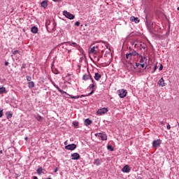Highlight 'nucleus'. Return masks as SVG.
<instances>
[{
    "label": "nucleus",
    "mask_w": 179,
    "mask_h": 179,
    "mask_svg": "<svg viewBox=\"0 0 179 179\" xmlns=\"http://www.w3.org/2000/svg\"><path fill=\"white\" fill-rule=\"evenodd\" d=\"M136 45H138V44L136 43L135 45H134V47H136Z\"/></svg>",
    "instance_id": "54"
},
{
    "label": "nucleus",
    "mask_w": 179,
    "mask_h": 179,
    "mask_svg": "<svg viewBox=\"0 0 179 179\" xmlns=\"http://www.w3.org/2000/svg\"><path fill=\"white\" fill-rule=\"evenodd\" d=\"M36 119L37 120V121H41V120H43V117L40 115H38Z\"/></svg>",
    "instance_id": "36"
},
{
    "label": "nucleus",
    "mask_w": 179,
    "mask_h": 179,
    "mask_svg": "<svg viewBox=\"0 0 179 179\" xmlns=\"http://www.w3.org/2000/svg\"><path fill=\"white\" fill-rule=\"evenodd\" d=\"M94 78L95 80H100L101 79V74H100L99 73H95V76Z\"/></svg>",
    "instance_id": "16"
},
{
    "label": "nucleus",
    "mask_w": 179,
    "mask_h": 179,
    "mask_svg": "<svg viewBox=\"0 0 179 179\" xmlns=\"http://www.w3.org/2000/svg\"><path fill=\"white\" fill-rule=\"evenodd\" d=\"M57 171H58V168L55 169V173H57Z\"/></svg>",
    "instance_id": "51"
},
{
    "label": "nucleus",
    "mask_w": 179,
    "mask_h": 179,
    "mask_svg": "<svg viewBox=\"0 0 179 179\" xmlns=\"http://www.w3.org/2000/svg\"><path fill=\"white\" fill-rule=\"evenodd\" d=\"M158 85H159V86H162V87H164V86H166V83H164V79L163 78H162L158 81Z\"/></svg>",
    "instance_id": "12"
},
{
    "label": "nucleus",
    "mask_w": 179,
    "mask_h": 179,
    "mask_svg": "<svg viewBox=\"0 0 179 179\" xmlns=\"http://www.w3.org/2000/svg\"><path fill=\"white\" fill-rule=\"evenodd\" d=\"M107 113H108V108H103L97 110V114H99V115H103Z\"/></svg>",
    "instance_id": "5"
},
{
    "label": "nucleus",
    "mask_w": 179,
    "mask_h": 179,
    "mask_svg": "<svg viewBox=\"0 0 179 179\" xmlns=\"http://www.w3.org/2000/svg\"><path fill=\"white\" fill-rule=\"evenodd\" d=\"M94 92V90H92V92L89 94V96L93 94Z\"/></svg>",
    "instance_id": "46"
},
{
    "label": "nucleus",
    "mask_w": 179,
    "mask_h": 179,
    "mask_svg": "<svg viewBox=\"0 0 179 179\" xmlns=\"http://www.w3.org/2000/svg\"><path fill=\"white\" fill-rule=\"evenodd\" d=\"M159 124L160 125L164 126V122H160Z\"/></svg>",
    "instance_id": "47"
},
{
    "label": "nucleus",
    "mask_w": 179,
    "mask_h": 179,
    "mask_svg": "<svg viewBox=\"0 0 179 179\" xmlns=\"http://www.w3.org/2000/svg\"><path fill=\"white\" fill-rule=\"evenodd\" d=\"M178 127H179V123H178Z\"/></svg>",
    "instance_id": "59"
},
{
    "label": "nucleus",
    "mask_w": 179,
    "mask_h": 179,
    "mask_svg": "<svg viewBox=\"0 0 179 179\" xmlns=\"http://www.w3.org/2000/svg\"><path fill=\"white\" fill-rule=\"evenodd\" d=\"M104 45H105V47H106V48H108V44L104 43Z\"/></svg>",
    "instance_id": "48"
},
{
    "label": "nucleus",
    "mask_w": 179,
    "mask_h": 179,
    "mask_svg": "<svg viewBox=\"0 0 179 179\" xmlns=\"http://www.w3.org/2000/svg\"><path fill=\"white\" fill-rule=\"evenodd\" d=\"M140 45L143 50L146 49V45L145 43H141Z\"/></svg>",
    "instance_id": "35"
},
{
    "label": "nucleus",
    "mask_w": 179,
    "mask_h": 179,
    "mask_svg": "<svg viewBox=\"0 0 179 179\" xmlns=\"http://www.w3.org/2000/svg\"><path fill=\"white\" fill-rule=\"evenodd\" d=\"M94 83H92V86L90 87V89H94Z\"/></svg>",
    "instance_id": "40"
},
{
    "label": "nucleus",
    "mask_w": 179,
    "mask_h": 179,
    "mask_svg": "<svg viewBox=\"0 0 179 179\" xmlns=\"http://www.w3.org/2000/svg\"><path fill=\"white\" fill-rule=\"evenodd\" d=\"M91 79L92 83H94V80H93V77L90 74H84L83 76V80H89Z\"/></svg>",
    "instance_id": "7"
},
{
    "label": "nucleus",
    "mask_w": 179,
    "mask_h": 179,
    "mask_svg": "<svg viewBox=\"0 0 179 179\" xmlns=\"http://www.w3.org/2000/svg\"><path fill=\"white\" fill-rule=\"evenodd\" d=\"M94 164H95V166H100V164H101V160H100V159H94Z\"/></svg>",
    "instance_id": "19"
},
{
    "label": "nucleus",
    "mask_w": 179,
    "mask_h": 179,
    "mask_svg": "<svg viewBox=\"0 0 179 179\" xmlns=\"http://www.w3.org/2000/svg\"><path fill=\"white\" fill-rule=\"evenodd\" d=\"M65 149L67 150H75V149H76V145L75 144H69L65 146Z\"/></svg>",
    "instance_id": "10"
},
{
    "label": "nucleus",
    "mask_w": 179,
    "mask_h": 179,
    "mask_svg": "<svg viewBox=\"0 0 179 179\" xmlns=\"http://www.w3.org/2000/svg\"><path fill=\"white\" fill-rule=\"evenodd\" d=\"M0 153H2V150L0 151Z\"/></svg>",
    "instance_id": "57"
},
{
    "label": "nucleus",
    "mask_w": 179,
    "mask_h": 179,
    "mask_svg": "<svg viewBox=\"0 0 179 179\" xmlns=\"http://www.w3.org/2000/svg\"><path fill=\"white\" fill-rule=\"evenodd\" d=\"M56 89H57L58 92H59L60 93H65V92L62 91V90H61V88H59V87L55 85Z\"/></svg>",
    "instance_id": "32"
},
{
    "label": "nucleus",
    "mask_w": 179,
    "mask_h": 179,
    "mask_svg": "<svg viewBox=\"0 0 179 179\" xmlns=\"http://www.w3.org/2000/svg\"><path fill=\"white\" fill-rule=\"evenodd\" d=\"M6 92V88L5 87H0V94H2Z\"/></svg>",
    "instance_id": "23"
},
{
    "label": "nucleus",
    "mask_w": 179,
    "mask_h": 179,
    "mask_svg": "<svg viewBox=\"0 0 179 179\" xmlns=\"http://www.w3.org/2000/svg\"><path fill=\"white\" fill-rule=\"evenodd\" d=\"M27 80L28 82H31V76H27Z\"/></svg>",
    "instance_id": "37"
},
{
    "label": "nucleus",
    "mask_w": 179,
    "mask_h": 179,
    "mask_svg": "<svg viewBox=\"0 0 179 179\" xmlns=\"http://www.w3.org/2000/svg\"><path fill=\"white\" fill-rule=\"evenodd\" d=\"M138 66H139V64L138 63H136V67H134V69H136V68H138Z\"/></svg>",
    "instance_id": "42"
},
{
    "label": "nucleus",
    "mask_w": 179,
    "mask_h": 179,
    "mask_svg": "<svg viewBox=\"0 0 179 179\" xmlns=\"http://www.w3.org/2000/svg\"><path fill=\"white\" fill-rule=\"evenodd\" d=\"M56 89H57L58 92H59L60 93H65V92L62 91V90H61V88H59V87L55 85Z\"/></svg>",
    "instance_id": "31"
},
{
    "label": "nucleus",
    "mask_w": 179,
    "mask_h": 179,
    "mask_svg": "<svg viewBox=\"0 0 179 179\" xmlns=\"http://www.w3.org/2000/svg\"><path fill=\"white\" fill-rule=\"evenodd\" d=\"M64 145H68V143L66 141H65Z\"/></svg>",
    "instance_id": "53"
},
{
    "label": "nucleus",
    "mask_w": 179,
    "mask_h": 179,
    "mask_svg": "<svg viewBox=\"0 0 179 179\" xmlns=\"http://www.w3.org/2000/svg\"><path fill=\"white\" fill-rule=\"evenodd\" d=\"M122 171L123 173H129L131 171V168H129V166L126 165L122 168Z\"/></svg>",
    "instance_id": "11"
},
{
    "label": "nucleus",
    "mask_w": 179,
    "mask_h": 179,
    "mask_svg": "<svg viewBox=\"0 0 179 179\" xmlns=\"http://www.w3.org/2000/svg\"><path fill=\"white\" fill-rule=\"evenodd\" d=\"M45 26H46L47 30H48V21L46 22Z\"/></svg>",
    "instance_id": "44"
},
{
    "label": "nucleus",
    "mask_w": 179,
    "mask_h": 179,
    "mask_svg": "<svg viewBox=\"0 0 179 179\" xmlns=\"http://www.w3.org/2000/svg\"><path fill=\"white\" fill-rule=\"evenodd\" d=\"M159 71H163V64H161L159 66Z\"/></svg>",
    "instance_id": "41"
},
{
    "label": "nucleus",
    "mask_w": 179,
    "mask_h": 179,
    "mask_svg": "<svg viewBox=\"0 0 179 179\" xmlns=\"http://www.w3.org/2000/svg\"><path fill=\"white\" fill-rule=\"evenodd\" d=\"M139 57H141V59H140V64H143V62H145V59H146V58H143V57H142V55H139Z\"/></svg>",
    "instance_id": "28"
},
{
    "label": "nucleus",
    "mask_w": 179,
    "mask_h": 179,
    "mask_svg": "<svg viewBox=\"0 0 179 179\" xmlns=\"http://www.w3.org/2000/svg\"><path fill=\"white\" fill-rule=\"evenodd\" d=\"M147 27L150 33H155L156 31V24L152 22L147 23Z\"/></svg>",
    "instance_id": "1"
},
{
    "label": "nucleus",
    "mask_w": 179,
    "mask_h": 179,
    "mask_svg": "<svg viewBox=\"0 0 179 179\" xmlns=\"http://www.w3.org/2000/svg\"><path fill=\"white\" fill-rule=\"evenodd\" d=\"M129 53L131 55V56L135 57L136 55H140L139 53L136 52V50H131Z\"/></svg>",
    "instance_id": "20"
},
{
    "label": "nucleus",
    "mask_w": 179,
    "mask_h": 179,
    "mask_svg": "<svg viewBox=\"0 0 179 179\" xmlns=\"http://www.w3.org/2000/svg\"><path fill=\"white\" fill-rule=\"evenodd\" d=\"M118 96L121 99H124V97H127V94H128V92L127 90L121 89L117 91Z\"/></svg>",
    "instance_id": "3"
},
{
    "label": "nucleus",
    "mask_w": 179,
    "mask_h": 179,
    "mask_svg": "<svg viewBox=\"0 0 179 179\" xmlns=\"http://www.w3.org/2000/svg\"><path fill=\"white\" fill-rule=\"evenodd\" d=\"M160 145H162V140L160 139L155 140L152 142V148H155V149L156 148H159Z\"/></svg>",
    "instance_id": "6"
},
{
    "label": "nucleus",
    "mask_w": 179,
    "mask_h": 179,
    "mask_svg": "<svg viewBox=\"0 0 179 179\" xmlns=\"http://www.w3.org/2000/svg\"><path fill=\"white\" fill-rule=\"evenodd\" d=\"M67 51V58H71L72 55H71V52H72V50H68L66 49Z\"/></svg>",
    "instance_id": "25"
},
{
    "label": "nucleus",
    "mask_w": 179,
    "mask_h": 179,
    "mask_svg": "<svg viewBox=\"0 0 179 179\" xmlns=\"http://www.w3.org/2000/svg\"><path fill=\"white\" fill-rule=\"evenodd\" d=\"M6 116L7 120H10V118H12V117L13 116V113L10 111H8L6 113Z\"/></svg>",
    "instance_id": "14"
},
{
    "label": "nucleus",
    "mask_w": 179,
    "mask_h": 179,
    "mask_svg": "<svg viewBox=\"0 0 179 179\" xmlns=\"http://www.w3.org/2000/svg\"><path fill=\"white\" fill-rule=\"evenodd\" d=\"M157 69V66H155L154 71H152V73H155V72H156Z\"/></svg>",
    "instance_id": "39"
},
{
    "label": "nucleus",
    "mask_w": 179,
    "mask_h": 179,
    "mask_svg": "<svg viewBox=\"0 0 179 179\" xmlns=\"http://www.w3.org/2000/svg\"><path fill=\"white\" fill-rule=\"evenodd\" d=\"M108 150H110V152H114V148H113L110 145H108L107 146Z\"/></svg>",
    "instance_id": "29"
},
{
    "label": "nucleus",
    "mask_w": 179,
    "mask_h": 179,
    "mask_svg": "<svg viewBox=\"0 0 179 179\" xmlns=\"http://www.w3.org/2000/svg\"><path fill=\"white\" fill-rule=\"evenodd\" d=\"M95 136H97L98 138H101V141H107V135L103 133H97L95 134Z\"/></svg>",
    "instance_id": "8"
},
{
    "label": "nucleus",
    "mask_w": 179,
    "mask_h": 179,
    "mask_svg": "<svg viewBox=\"0 0 179 179\" xmlns=\"http://www.w3.org/2000/svg\"><path fill=\"white\" fill-rule=\"evenodd\" d=\"M141 68H145V63H142L140 64Z\"/></svg>",
    "instance_id": "45"
},
{
    "label": "nucleus",
    "mask_w": 179,
    "mask_h": 179,
    "mask_svg": "<svg viewBox=\"0 0 179 179\" xmlns=\"http://www.w3.org/2000/svg\"><path fill=\"white\" fill-rule=\"evenodd\" d=\"M94 59H96V61H99V60H100V59H99V58L96 57H94Z\"/></svg>",
    "instance_id": "50"
},
{
    "label": "nucleus",
    "mask_w": 179,
    "mask_h": 179,
    "mask_svg": "<svg viewBox=\"0 0 179 179\" xmlns=\"http://www.w3.org/2000/svg\"><path fill=\"white\" fill-rule=\"evenodd\" d=\"M75 26H77V27L80 26V22L79 21H77V22L75 23Z\"/></svg>",
    "instance_id": "38"
},
{
    "label": "nucleus",
    "mask_w": 179,
    "mask_h": 179,
    "mask_svg": "<svg viewBox=\"0 0 179 179\" xmlns=\"http://www.w3.org/2000/svg\"><path fill=\"white\" fill-rule=\"evenodd\" d=\"M98 52H100L99 46H93L89 49V54H92L93 55H97Z\"/></svg>",
    "instance_id": "2"
},
{
    "label": "nucleus",
    "mask_w": 179,
    "mask_h": 179,
    "mask_svg": "<svg viewBox=\"0 0 179 179\" xmlns=\"http://www.w3.org/2000/svg\"><path fill=\"white\" fill-rule=\"evenodd\" d=\"M90 124H92V120H90V119H86L85 120V125L86 127H88V125H90Z\"/></svg>",
    "instance_id": "21"
},
{
    "label": "nucleus",
    "mask_w": 179,
    "mask_h": 179,
    "mask_svg": "<svg viewBox=\"0 0 179 179\" xmlns=\"http://www.w3.org/2000/svg\"><path fill=\"white\" fill-rule=\"evenodd\" d=\"M5 65H6V66H8V65H9V62H6L5 63Z\"/></svg>",
    "instance_id": "49"
},
{
    "label": "nucleus",
    "mask_w": 179,
    "mask_h": 179,
    "mask_svg": "<svg viewBox=\"0 0 179 179\" xmlns=\"http://www.w3.org/2000/svg\"><path fill=\"white\" fill-rule=\"evenodd\" d=\"M37 173H38V176H40V174H41V173H43V168L38 169Z\"/></svg>",
    "instance_id": "30"
},
{
    "label": "nucleus",
    "mask_w": 179,
    "mask_h": 179,
    "mask_svg": "<svg viewBox=\"0 0 179 179\" xmlns=\"http://www.w3.org/2000/svg\"><path fill=\"white\" fill-rule=\"evenodd\" d=\"M166 128H167V129H171V126H170V124H168L166 126Z\"/></svg>",
    "instance_id": "43"
},
{
    "label": "nucleus",
    "mask_w": 179,
    "mask_h": 179,
    "mask_svg": "<svg viewBox=\"0 0 179 179\" xmlns=\"http://www.w3.org/2000/svg\"><path fill=\"white\" fill-rule=\"evenodd\" d=\"M130 20H131V22H134V23H139V22H140L139 18L135 17L134 16H131L130 17Z\"/></svg>",
    "instance_id": "15"
},
{
    "label": "nucleus",
    "mask_w": 179,
    "mask_h": 179,
    "mask_svg": "<svg viewBox=\"0 0 179 179\" xmlns=\"http://www.w3.org/2000/svg\"><path fill=\"white\" fill-rule=\"evenodd\" d=\"M80 159V155L78 152H74L71 154V160H79Z\"/></svg>",
    "instance_id": "9"
},
{
    "label": "nucleus",
    "mask_w": 179,
    "mask_h": 179,
    "mask_svg": "<svg viewBox=\"0 0 179 179\" xmlns=\"http://www.w3.org/2000/svg\"><path fill=\"white\" fill-rule=\"evenodd\" d=\"M31 33H34V34H36V33H38V28H37V27H33L31 29Z\"/></svg>",
    "instance_id": "17"
},
{
    "label": "nucleus",
    "mask_w": 179,
    "mask_h": 179,
    "mask_svg": "<svg viewBox=\"0 0 179 179\" xmlns=\"http://www.w3.org/2000/svg\"><path fill=\"white\" fill-rule=\"evenodd\" d=\"M177 10H179V7L177 8Z\"/></svg>",
    "instance_id": "56"
},
{
    "label": "nucleus",
    "mask_w": 179,
    "mask_h": 179,
    "mask_svg": "<svg viewBox=\"0 0 179 179\" xmlns=\"http://www.w3.org/2000/svg\"><path fill=\"white\" fill-rule=\"evenodd\" d=\"M17 54H20V52H19V50H15L13 52V55H17Z\"/></svg>",
    "instance_id": "34"
},
{
    "label": "nucleus",
    "mask_w": 179,
    "mask_h": 179,
    "mask_svg": "<svg viewBox=\"0 0 179 179\" xmlns=\"http://www.w3.org/2000/svg\"><path fill=\"white\" fill-rule=\"evenodd\" d=\"M28 87H29V89H33V87H34V82L33 81L29 82Z\"/></svg>",
    "instance_id": "22"
},
{
    "label": "nucleus",
    "mask_w": 179,
    "mask_h": 179,
    "mask_svg": "<svg viewBox=\"0 0 179 179\" xmlns=\"http://www.w3.org/2000/svg\"><path fill=\"white\" fill-rule=\"evenodd\" d=\"M66 44H69V45H73V47H76V48L79 47V45L75 42H66Z\"/></svg>",
    "instance_id": "18"
},
{
    "label": "nucleus",
    "mask_w": 179,
    "mask_h": 179,
    "mask_svg": "<svg viewBox=\"0 0 179 179\" xmlns=\"http://www.w3.org/2000/svg\"><path fill=\"white\" fill-rule=\"evenodd\" d=\"M73 125L74 128H78V127L79 126V122H78V121L73 122Z\"/></svg>",
    "instance_id": "27"
},
{
    "label": "nucleus",
    "mask_w": 179,
    "mask_h": 179,
    "mask_svg": "<svg viewBox=\"0 0 179 179\" xmlns=\"http://www.w3.org/2000/svg\"><path fill=\"white\" fill-rule=\"evenodd\" d=\"M63 15L65 17H67V19H70V20H73V19H75V15L66 10L63 11Z\"/></svg>",
    "instance_id": "4"
},
{
    "label": "nucleus",
    "mask_w": 179,
    "mask_h": 179,
    "mask_svg": "<svg viewBox=\"0 0 179 179\" xmlns=\"http://www.w3.org/2000/svg\"><path fill=\"white\" fill-rule=\"evenodd\" d=\"M3 117V109L0 108V118H2Z\"/></svg>",
    "instance_id": "33"
},
{
    "label": "nucleus",
    "mask_w": 179,
    "mask_h": 179,
    "mask_svg": "<svg viewBox=\"0 0 179 179\" xmlns=\"http://www.w3.org/2000/svg\"><path fill=\"white\" fill-rule=\"evenodd\" d=\"M71 99H80V97H85V95H81L80 96H79L78 95L77 96H72V95H69Z\"/></svg>",
    "instance_id": "24"
},
{
    "label": "nucleus",
    "mask_w": 179,
    "mask_h": 179,
    "mask_svg": "<svg viewBox=\"0 0 179 179\" xmlns=\"http://www.w3.org/2000/svg\"><path fill=\"white\" fill-rule=\"evenodd\" d=\"M42 8L45 9L48 6V1L45 0L41 3Z\"/></svg>",
    "instance_id": "13"
},
{
    "label": "nucleus",
    "mask_w": 179,
    "mask_h": 179,
    "mask_svg": "<svg viewBox=\"0 0 179 179\" xmlns=\"http://www.w3.org/2000/svg\"><path fill=\"white\" fill-rule=\"evenodd\" d=\"M32 178L33 179H38V178H37V176H33Z\"/></svg>",
    "instance_id": "52"
},
{
    "label": "nucleus",
    "mask_w": 179,
    "mask_h": 179,
    "mask_svg": "<svg viewBox=\"0 0 179 179\" xmlns=\"http://www.w3.org/2000/svg\"><path fill=\"white\" fill-rule=\"evenodd\" d=\"M25 140L27 141V137L25 138Z\"/></svg>",
    "instance_id": "55"
},
{
    "label": "nucleus",
    "mask_w": 179,
    "mask_h": 179,
    "mask_svg": "<svg viewBox=\"0 0 179 179\" xmlns=\"http://www.w3.org/2000/svg\"><path fill=\"white\" fill-rule=\"evenodd\" d=\"M55 2H57V0H55Z\"/></svg>",
    "instance_id": "58"
},
{
    "label": "nucleus",
    "mask_w": 179,
    "mask_h": 179,
    "mask_svg": "<svg viewBox=\"0 0 179 179\" xmlns=\"http://www.w3.org/2000/svg\"><path fill=\"white\" fill-rule=\"evenodd\" d=\"M126 58L127 59H128L129 61H131V59H132V56L130 53H127L126 55Z\"/></svg>",
    "instance_id": "26"
}]
</instances>
